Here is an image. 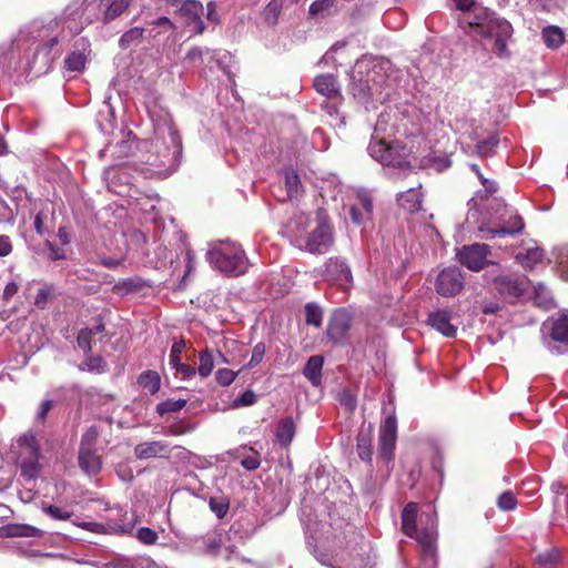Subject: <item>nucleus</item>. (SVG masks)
I'll use <instances>...</instances> for the list:
<instances>
[{
  "label": "nucleus",
  "mask_w": 568,
  "mask_h": 568,
  "mask_svg": "<svg viewBox=\"0 0 568 568\" xmlns=\"http://www.w3.org/2000/svg\"><path fill=\"white\" fill-rule=\"evenodd\" d=\"M468 26L473 36H479L491 43V50L499 58L509 57L507 42L513 34V27L506 19L483 11V13H476Z\"/></svg>",
  "instance_id": "obj_1"
},
{
  "label": "nucleus",
  "mask_w": 568,
  "mask_h": 568,
  "mask_svg": "<svg viewBox=\"0 0 568 568\" xmlns=\"http://www.w3.org/2000/svg\"><path fill=\"white\" fill-rule=\"evenodd\" d=\"M170 145L155 144V155H150L146 159V168L142 170L145 178L161 176L168 169L175 166L179 163L182 153V139L179 131L173 126H169Z\"/></svg>",
  "instance_id": "obj_2"
},
{
  "label": "nucleus",
  "mask_w": 568,
  "mask_h": 568,
  "mask_svg": "<svg viewBox=\"0 0 568 568\" xmlns=\"http://www.w3.org/2000/svg\"><path fill=\"white\" fill-rule=\"evenodd\" d=\"M210 263L229 276H239L247 270V258L244 251L234 243H221L207 252Z\"/></svg>",
  "instance_id": "obj_3"
},
{
  "label": "nucleus",
  "mask_w": 568,
  "mask_h": 568,
  "mask_svg": "<svg viewBox=\"0 0 568 568\" xmlns=\"http://www.w3.org/2000/svg\"><path fill=\"white\" fill-rule=\"evenodd\" d=\"M491 285L503 300L515 303L527 293L530 281L524 275L499 274L491 280Z\"/></svg>",
  "instance_id": "obj_4"
},
{
  "label": "nucleus",
  "mask_w": 568,
  "mask_h": 568,
  "mask_svg": "<svg viewBox=\"0 0 568 568\" xmlns=\"http://www.w3.org/2000/svg\"><path fill=\"white\" fill-rule=\"evenodd\" d=\"M298 246L312 254H324L334 243L333 227L327 217H320L316 227L296 240Z\"/></svg>",
  "instance_id": "obj_5"
},
{
  "label": "nucleus",
  "mask_w": 568,
  "mask_h": 568,
  "mask_svg": "<svg viewBox=\"0 0 568 568\" xmlns=\"http://www.w3.org/2000/svg\"><path fill=\"white\" fill-rule=\"evenodd\" d=\"M490 253V246L485 243H474L464 245L457 253L459 262L473 272L481 271L490 264L487 256Z\"/></svg>",
  "instance_id": "obj_6"
},
{
  "label": "nucleus",
  "mask_w": 568,
  "mask_h": 568,
  "mask_svg": "<svg viewBox=\"0 0 568 568\" xmlns=\"http://www.w3.org/2000/svg\"><path fill=\"white\" fill-rule=\"evenodd\" d=\"M465 285V278L460 268L447 267L444 268L436 280V292L445 297L456 296L459 294Z\"/></svg>",
  "instance_id": "obj_7"
},
{
  "label": "nucleus",
  "mask_w": 568,
  "mask_h": 568,
  "mask_svg": "<svg viewBox=\"0 0 568 568\" xmlns=\"http://www.w3.org/2000/svg\"><path fill=\"white\" fill-rule=\"evenodd\" d=\"M396 440L397 418L395 415H389L379 427V456L385 462H389L394 458Z\"/></svg>",
  "instance_id": "obj_8"
},
{
  "label": "nucleus",
  "mask_w": 568,
  "mask_h": 568,
  "mask_svg": "<svg viewBox=\"0 0 568 568\" xmlns=\"http://www.w3.org/2000/svg\"><path fill=\"white\" fill-rule=\"evenodd\" d=\"M352 326V314L346 308L335 310L327 324L326 336L334 343H341L348 334Z\"/></svg>",
  "instance_id": "obj_9"
},
{
  "label": "nucleus",
  "mask_w": 568,
  "mask_h": 568,
  "mask_svg": "<svg viewBox=\"0 0 568 568\" xmlns=\"http://www.w3.org/2000/svg\"><path fill=\"white\" fill-rule=\"evenodd\" d=\"M323 276L332 284L346 290L352 285L353 276L348 265L338 257H329L325 263Z\"/></svg>",
  "instance_id": "obj_10"
},
{
  "label": "nucleus",
  "mask_w": 568,
  "mask_h": 568,
  "mask_svg": "<svg viewBox=\"0 0 568 568\" xmlns=\"http://www.w3.org/2000/svg\"><path fill=\"white\" fill-rule=\"evenodd\" d=\"M369 154L383 165L398 166L403 161L396 156V151L384 140L372 141L368 145Z\"/></svg>",
  "instance_id": "obj_11"
},
{
  "label": "nucleus",
  "mask_w": 568,
  "mask_h": 568,
  "mask_svg": "<svg viewBox=\"0 0 568 568\" xmlns=\"http://www.w3.org/2000/svg\"><path fill=\"white\" fill-rule=\"evenodd\" d=\"M313 87L318 94L331 101H339L343 99L337 78L331 73L315 77Z\"/></svg>",
  "instance_id": "obj_12"
},
{
  "label": "nucleus",
  "mask_w": 568,
  "mask_h": 568,
  "mask_svg": "<svg viewBox=\"0 0 568 568\" xmlns=\"http://www.w3.org/2000/svg\"><path fill=\"white\" fill-rule=\"evenodd\" d=\"M170 454V445L161 440L145 442L134 447V455L138 459L169 458Z\"/></svg>",
  "instance_id": "obj_13"
},
{
  "label": "nucleus",
  "mask_w": 568,
  "mask_h": 568,
  "mask_svg": "<svg viewBox=\"0 0 568 568\" xmlns=\"http://www.w3.org/2000/svg\"><path fill=\"white\" fill-rule=\"evenodd\" d=\"M525 227L524 220L520 215L515 214L510 216L504 224L495 229H479L480 232H486L487 235L481 236L483 239H494L496 236L514 235L520 233Z\"/></svg>",
  "instance_id": "obj_14"
},
{
  "label": "nucleus",
  "mask_w": 568,
  "mask_h": 568,
  "mask_svg": "<svg viewBox=\"0 0 568 568\" xmlns=\"http://www.w3.org/2000/svg\"><path fill=\"white\" fill-rule=\"evenodd\" d=\"M423 200L422 184H418L417 187H410L397 196L398 205L410 214L422 210Z\"/></svg>",
  "instance_id": "obj_15"
},
{
  "label": "nucleus",
  "mask_w": 568,
  "mask_h": 568,
  "mask_svg": "<svg viewBox=\"0 0 568 568\" xmlns=\"http://www.w3.org/2000/svg\"><path fill=\"white\" fill-rule=\"evenodd\" d=\"M452 313L448 311H437L428 315L427 323L447 337H454L457 327L450 323Z\"/></svg>",
  "instance_id": "obj_16"
},
{
  "label": "nucleus",
  "mask_w": 568,
  "mask_h": 568,
  "mask_svg": "<svg viewBox=\"0 0 568 568\" xmlns=\"http://www.w3.org/2000/svg\"><path fill=\"white\" fill-rule=\"evenodd\" d=\"M79 466L90 476H95L102 468V459L95 449H79Z\"/></svg>",
  "instance_id": "obj_17"
},
{
  "label": "nucleus",
  "mask_w": 568,
  "mask_h": 568,
  "mask_svg": "<svg viewBox=\"0 0 568 568\" xmlns=\"http://www.w3.org/2000/svg\"><path fill=\"white\" fill-rule=\"evenodd\" d=\"M418 504L407 503L402 510V531L407 537H414L417 530Z\"/></svg>",
  "instance_id": "obj_18"
},
{
  "label": "nucleus",
  "mask_w": 568,
  "mask_h": 568,
  "mask_svg": "<svg viewBox=\"0 0 568 568\" xmlns=\"http://www.w3.org/2000/svg\"><path fill=\"white\" fill-rule=\"evenodd\" d=\"M40 530L30 525L9 524L0 527V537H39Z\"/></svg>",
  "instance_id": "obj_19"
},
{
  "label": "nucleus",
  "mask_w": 568,
  "mask_h": 568,
  "mask_svg": "<svg viewBox=\"0 0 568 568\" xmlns=\"http://www.w3.org/2000/svg\"><path fill=\"white\" fill-rule=\"evenodd\" d=\"M323 364V356L314 355L307 359L304 366L303 374L314 386H318L322 382Z\"/></svg>",
  "instance_id": "obj_20"
},
{
  "label": "nucleus",
  "mask_w": 568,
  "mask_h": 568,
  "mask_svg": "<svg viewBox=\"0 0 568 568\" xmlns=\"http://www.w3.org/2000/svg\"><path fill=\"white\" fill-rule=\"evenodd\" d=\"M545 252L540 247H530L525 252H519L516 255V261L525 268V270H534L539 263L544 261Z\"/></svg>",
  "instance_id": "obj_21"
},
{
  "label": "nucleus",
  "mask_w": 568,
  "mask_h": 568,
  "mask_svg": "<svg viewBox=\"0 0 568 568\" xmlns=\"http://www.w3.org/2000/svg\"><path fill=\"white\" fill-rule=\"evenodd\" d=\"M295 424L292 417L278 422L275 436L283 448H287L295 436Z\"/></svg>",
  "instance_id": "obj_22"
},
{
  "label": "nucleus",
  "mask_w": 568,
  "mask_h": 568,
  "mask_svg": "<svg viewBox=\"0 0 568 568\" xmlns=\"http://www.w3.org/2000/svg\"><path fill=\"white\" fill-rule=\"evenodd\" d=\"M534 304L542 310H551L556 306L555 300L550 294V291L544 283H537L534 285Z\"/></svg>",
  "instance_id": "obj_23"
},
{
  "label": "nucleus",
  "mask_w": 568,
  "mask_h": 568,
  "mask_svg": "<svg viewBox=\"0 0 568 568\" xmlns=\"http://www.w3.org/2000/svg\"><path fill=\"white\" fill-rule=\"evenodd\" d=\"M138 384L151 395H154L160 390L161 376L156 371L148 369L139 375Z\"/></svg>",
  "instance_id": "obj_24"
},
{
  "label": "nucleus",
  "mask_w": 568,
  "mask_h": 568,
  "mask_svg": "<svg viewBox=\"0 0 568 568\" xmlns=\"http://www.w3.org/2000/svg\"><path fill=\"white\" fill-rule=\"evenodd\" d=\"M356 440V450L359 458L364 462H371L373 455L372 432L361 430L357 435Z\"/></svg>",
  "instance_id": "obj_25"
},
{
  "label": "nucleus",
  "mask_w": 568,
  "mask_h": 568,
  "mask_svg": "<svg viewBox=\"0 0 568 568\" xmlns=\"http://www.w3.org/2000/svg\"><path fill=\"white\" fill-rule=\"evenodd\" d=\"M535 562L542 568H554L561 562V551L556 548H549L538 554Z\"/></svg>",
  "instance_id": "obj_26"
},
{
  "label": "nucleus",
  "mask_w": 568,
  "mask_h": 568,
  "mask_svg": "<svg viewBox=\"0 0 568 568\" xmlns=\"http://www.w3.org/2000/svg\"><path fill=\"white\" fill-rule=\"evenodd\" d=\"M545 44L550 49L559 48L565 41V34L557 26H548L541 32Z\"/></svg>",
  "instance_id": "obj_27"
},
{
  "label": "nucleus",
  "mask_w": 568,
  "mask_h": 568,
  "mask_svg": "<svg viewBox=\"0 0 568 568\" xmlns=\"http://www.w3.org/2000/svg\"><path fill=\"white\" fill-rule=\"evenodd\" d=\"M106 2L108 7L104 11V22H110L120 17L131 4V0H101Z\"/></svg>",
  "instance_id": "obj_28"
},
{
  "label": "nucleus",
  "mask_w": 568,
  "mask_h": 568,
  "mask_svg": "<svg viewBox=\"0 0 568 568\" xmlns=\"http://www.w3.org/2000/svg\"><path fill=\"white\" fill-rule=\"evenodd\" d=\"M550 337L555 342L568 343V316L561 315L551 324Z\"/></svg>",
  "instance_id": "obj_29"
},
{
  "label": "nucleus",
  "mask_w": 568,
  "mask_h": 568,
  "mask_svg": "<svg viewBox=\"0 0 568 568\" xmlns=\"http://www.w3.org/2000/svg\"><path fill=\"white\" fill-rule=\"evenodd\" d=\"M351 93L362 103H366L371 100L373 95V88L368 84L367 81H363L362 79L358 81H353L351 84Z\"/></svg>",
  "instance_id": "obj_30"
},
{
  "label": "nucleus",
  "mask_w": 568,
  "mask_h": 568,
  "mask_svg": "<svg viewBox=\"0 0 568 568\" xmlns=\"http://www.w3.org/2000/svg\"><path fill=\"white\" fill-rule=\"evenodd\" d=\"M413 538L417 540L420 549L432 548L437 546L438 534L435 528L430 527L420 531L416 530V535Z\"/></svg>",
  "instance_id": "obj_31"
},
{
  "label": "nucleus",
  "mask_w": 568,
  "mask_h": 568,
  "mask_svg": "<svg viewBox=\"0 0 568 568\" xmlns=\"http://www.w3.org/2000/svg\"><path fill=\"white\" fill-rule=\"evenodd\" d=\"M199 375L202 378L209 377L214 368V357L212 351H210L209 348L201 351L199 353Z\"/></svg>",
  "instance_id": "obj_32"
},
{
  "label": "nucleus",
  "mask_w": 568,
  "mask_h": 568,
  "mask_svg": "<svg viewBox=\"0 0 568 568\" xmlns=\"http://www.w3.org/2000/svg\"><path fill=\"white\" fill-rule=\"evenodd\" d=\"M284 1L285 0H271L267 3L263 11L264 20L267 24L274 26L277 23Z\"/></svg>",
  "instance_id": "obj_33"
},
{
  "label": "nucleus",
  "mask_w": 568,
  "mask_h": 568,
  "mask_svg": "<svg viewBox=\"0 0 568 568\" xmlns=\"http://www.w3.org/2000/svg\"><path fill=\"white\" fill-rule=\"evenodd\" d=\"M323 322V310L316 303H307L305 305V323L320 327Z\"/></svg>",
  "instance_id": "obj_34"
},
{
  "label": "nucleus",
  "mask_w": 568,
  "mask_h": 568,
  "mask_svg": "<svg viewBox=\"0 0 568 568\" xmlns=\"http://www.w3.org/2000/svg\"><path fill=\"white\" fill-rule=\"evenodd\" d=\"M55 297V291L53 285L45 284L37 293L34 297V305L39 310H44L47 304Z\"/></svg>",
  "instance_id": "obj_35"
},
{
  "label": "nucleus",
  "mask_w": 568,
  "mask_h": 568,
  "mask_svg": "<svg viewBox=\"0 0 568 568\" xmlns=\"http://www.w3.org/2000/svg\"><path fill=\"white\" fill-rule=\"evenodd\" d=\"M85 61L87 58L82 52L73 51L64 59V65L68 71L78 72L84 69Z\"/></svg>",
  "instance_id": "obj_36"
},
{
  "label": "nucleus",
  "mask_w": 568,
  "mask_h": 568,
  "mask_svg": "<svg viewBox=\"0 0 568 568\" xmlns=\"http://www.w3.org/2000/svg\"><path fill=\"white\" fill-rule=\"evenodd\" d=\"M301 186V180L298 174L294 170L285 172V189L287 191L288 199L296 197Z\"/></svg>",
  "instance_id": "obj_37"
},
{
  "label": "nucleus",
  "mask_w": 568,
  "mask_h": 568,
  "mask_svg": "<svg viewBox=\"0 0 568 568\" xmlns=\"http://www.w3.org/2000/svg\"><path fill=\"white\" fill-rule=\"evenodd\" d=\"M185 405V399H166L158 404L156 412L160 416H164L165 414L180 412Z\"/></svg>",
  "instance_id": "obj_38"
},
{
  "label": "nucleus",
  "mask_w": 568,
  "mask_h": 568,
  "mask_svg": "<svg viewBox=\"0 0 568 568\" xmlns=\"http://www.w3.org/2000/svg\"><path fill=\"white\" fill-rule=\"evenodd\" d=\"M144 30L139 27H134L122 34L119 40V45L122 49L130 48L133 43L140 41L143 37Z\"/></svg>",
  "instance_id": "obj_39"
},
{
  "label": "nucleus",
  "mask_w": 568,
  "mask_h": 568,
  "mask_svg": "<svg viewBox=\"0 0 568 568\" xmlns=\"http://www.w3.org/2000/svg\"><path fill=\"white\" fill-rule=\"evenodd\" d=\"M203 545L206 554L217 556L222 547V537L217 532L207 534L203 538Z\"/></svg>",
  "instance_id": "obj_40"
},
{
  "label": "nucleus",
  "mask_w": 568,
  "mask_h": 568,
  "mask_svg": "<svg viewBox=\"0 0 568 568\" xmlns=\"http://www.w3.org/2000/svg\"><path fill=\"white\" fill-rule=\"evenodd\" d=\"M39 456L28 457V460L21 463V475L26 479H33L39 475L40 466L38 463Z\"/></svg>",
  "instance_id": "obj_41"
},
{
  "label": "nucleus",
  "mask_w": 568,
  "mask_h": 568,
  "mask_svg": "<svg viewBox=\"0 0 568 568\" xmlns=\"http://www.w3.org/2000/svg\"><path fill=\"white\" fill-rule=\"evenodd\" d=\"M100 430L97 426L89 427L81 437L79 449H95Z\"/></svg>",
  "instance_id": "obj_42"
},
{
  "label": "nucleus",
  "mask_w": 568,
  "mask_h": 568,
  "mask_svg": "<svg viewBox=\"0 0 568 568\" xmlns=\"http://www.w3.org/2000/svg\"><path fill=\"white\" fill-rule=\"evenodd\" d=\"M18 444L22 447L28 457L39 456V445L36 437L32 434H24L18 439Z\"/></svg>",
  "instance_id": "obj_43"
},
{
  "label": "nucleus",
  "mask_w": 568,
  "mask_h": 568,
  "mask_svg": "<svg viewBox=\"0 0 568 568\" xmlns=\"http://www.w3.org/2000/svg\"><path fill=\"white\" fill-rule=\"evenodd\" d=\"M499 143V139L497 135L489 136L486 140L479 141L476 145L477 153L480 156H491L495 152V149L497 148Z\"/></svg>",
  "instance_id": "obj_44"
},
{
  "label": "nucleus",
  "mask_w": 568,
  "mask_h": 568,
  "mask_svg": "<svg viewBox=\"0 0 568 568\" xmlns=\"http://www.w3.org/2000/svg\"><path fill=\"white\" fill-rule=\"evenodd\" d=\"M210 509L220 518H224L230 508V501L227 498H210L209 501Z\"/></svg>",
  "instance_id": "obj_45"
},
{
  "label": "nucleus",
  "mask_w": 568,
  "mask_h": 568,
  "mask_svg": "<svg viewBox=\"0 0 568 568\" xmlns=\"http://www.w3.org/2000/svg\"><path fill=\"white\" fill-rule=\"evenodd\" d=\"M497 506L500 510L511 511L517 507V498L510 490L504 491L497 499Z\"/></svg>",
  "instance_id": "obj_46"
},
{
  "label": "nucleus",
  "mask_w": 568,
  "mask_h": 568,
  "mask_svg": "<svg viewBox=\"0 0 568 568\" xmlns=\"http://www.w3.org/2000/svg\"><path fill=\"white\" fill-rule=\"evenodd\" d=\"M78 346L88 355L92 351V335L89 328H82L77 336Z\"/></svg>",
  "instance_id": "obj_47"
},
{
  "label": "nucleus",
  "mask_w": 568,
  "mask_h": 568,
  "mask_svg": "<svg viewBox=\"0 0 568 568\" xmlns=\"http://www.w3.org/2000/svg\"><path fill=\"white\" fill-rule=\"evenodd\" d=\"M171 365L175 369V376L181 377L182 379H190L196 374V371L193 366L184 364L181 361Z\"/></svg>",
  "instance_id": "obj_48"
},
{
  "label": "nucleus",
  "mask_w": 568,
  "mask_h": 568,
  "mask_svg": "<svg viewBox=\"0 0 568 568\" xmlns=\"http://www.w3.org/2000/svg\"><path fill=\"white\" fill-rule=\"evenodd\" d=\"M181 11L184 14H187V16L193 17L194 19H197L201 17V14L203 12V6L200 1L189 0L183 3Z\"/></svg>",
  "instance_id": "obj_49"
},
{
  "label": "nucleus",
  "mask_w": 568,
  "mask_h": 568,
  "mask_svg": "<svg viewBox=\"0 0 568 568\" xmlns=\"http://www.w3.org/2000/svg\"><path fill=\"white\" fill-rule=\"evenodd\" d=\"M236 376H237V373H235L229 368H220L215 373L216 383L221 386L231 385L234 382V379L236 378Z\"/></svg>",
  "instance_id": "obj_50"
},
{
  "label": "nucleus",
  "mask_w": 568,
  "mask_h": 568,
  "mask_svg": "<svg viewBox=\"0 0 568 568\" xmlns=\"http://www.w3.org/2000/svg\"><path fill=\"white\" fill-rule=\"evenodd\" d=\"M84 365L87 369L92 373L102 374L105 372V362L101 356H89Z\"/></svg>",
  "instance_id": "obj_51"
},
{
  "label": "nucleus",
  "mask_w": 568,
  "mask_h": 568,
  "mask_svg": "<svg viewBox=\"0 0 568 568\" xmlns=\"http://www.w3.org/2000/svg\"><path fill=\"white\" fill-rule=\"evenodd\" d=\"M136 537L144 545H154L159 538L158 532L149 527L140 528Z\"/></svg>",
  "instance_id": "obj_52"
},
{
  "label": "nucleus",
  "mask_w": 568,
  "mask_h": 568,
  "mask_svg": "<svg viewBox=\"0 0 568 568\" xmlns=\"http://www.w3.org/2000/svg\"><path fill=\"white\" fill-rule=\"evenodd\" d=\"M44 513L57 520H68L71 518L72 513L64 510L58 506L49 505L43 508Z\"/></svg>",
  "instance_id": "obj_53"
},
{
  "label": "nucleus",
  "mask_w": 568,
  "mask_h": 568,
  "mask_svg": "<svg viewBox=\"0 0 568 568\" xmlns=\"http://www.w3.org/2000/svg\"><path fill=\"white\" fill-rule=\"evenodd\" d=\"M265 352H266L265 344L257 343L253 348L252 357H251L250 362L247 363L246 367L253 368L256 365H258L263 361Z\"/></svg>",
  "instance_id": "obj_54"
},
{
  "label": "nucleus",
  "mask_w": 568,
  "mask_h": 568,
  "mask_svg": "<svg viewBox=\"0 0 568 568\" xmlns=\"http://www.w3.org/2000/svg\"><path fill=\"white\" fill-rule=\"evenodd\" d=\"M338 400L339 404L344 406L349 413H353L356 409V397L349 390L344 389L341 392Z\"/></svg>",
  "instance_id": "obj_55"
},
{
  "label": "nucleus",
  "mask_w": 568,
  "mask_h": 568,
  "mask_svg": "<svg viewBox=\"0 0 568 568\" xmlns=\"http://www.w3.org/2000/svg\"><path fill=\"white\" fill-rule=\"evenodd\" d=\"M557 264L560 275L568 280V247H562L559 251L558 257H557Z\"/></svg>",
  "instance_id": "obj_56"
},
{
  "label": "nucleus",
  "mask_w": 568,
  "mask_h": 568,
  "mask_svg": "<svg viewBox=\"0 0 568 568\" xmlns=\"http://www.w3.org/2000/svg\"><path fill=\"white\" fill-rule=\"evenodd\" d=\"M136 290L138 285L135 281L131 278L121 281L113 286V291L119 294L135 292Z\"/></svg>",
  "instance_id": "obj_57"
},
{
  "label": "nucleus",
  "mask_w": 568,
  "mask_h": 568,
  "mask_svg": "<svg viewBox=\"0 0 568 568\" xmlns=\"http://www.w3.org/2000/svg\"><path fill=\"white\" fill-rule=\"evenodd\" d=\"M185 349V341L180 339L173 343L170 354V364L181 361V355Z\"/></svg>",
  "instance_id": "obj_58"
},
{
  "label": "nucleus",
  "mask_w": 568,
  "mask_h": 568,
  "mask_svg": "<svg viewBox=\"0 0 568 568\" xmlns=\"http://www.w3.org/2000/svg\"><path fill=\"white\" fill-rule=\"evenodd\" d=\"M256 402V395L253 390H245L240 397L234 400V406H251Z\"/></svg>",
  "instance_id": "obj_59"
},
{
  "label": "nucleus",
  "mask_w": 568,
  "mask_h": 568,
  "mask_svg": "<svg viewBox=\"0 0 568 568\" xmlns=\"http://www.w3.org/2000/svg\"><path fill=\"white\" fill-rule=\"evenodd\" d=\"M52 407H53V400H51V399L43 400L40 404L39 412L37 414V422L40 424H44L47 420V416H48L49 412L52 409Z\"/></svg>",
  "instance_id": "obj_60"
},
{
  "label": "nucleus",
  "mask_w": 568,
  "mask_h": 568,
  "mask_svg": "<svg viewBox=\"0 0 568 568\" xmlns=\"http://www.w3.org/2000/svg\"><path fill=\"white\" fill-rule=\"evenodd\" d=\"M45 245L49 248V258L51 261H59L65 258V251L57 245L52 244L50 241L45 242Z\"/></svg>",
  "instance_id": "obj_61"
},
{
  "label": "nucleus",
  "mask_w": 568,
  "mask_h": 568,
  "mask_svg": "<svg viewBox=\"0 0 568 568\" xmlns=\"http://www.w3.org/2000/svg\"><path fill=\"white\" fill-rule=\"evenodd\" d=\"M19 291V285L17 282L11 281L7 283L3 290L2 300L4 302H9Z\"/></svg>",
  "instance_id": "obj_62"
},
{
  "label": "nucleus",
  "mask_w": 568,
  "mask_h": 568,
  "mask_svg": "<svg viewBox=\"0 0 568 568\" xmlns=\"http://www.w3.org/2000/svg\"><path fill=\"white\" fill-rule=\"evenodd\" d=\"M13 245L8 235H0V256H8L11 254Z\"/></svg>",
  "instance_id": "obj_63"
},
{
  "label": "nucleus",
  "mask_w": 568,
  "mask_h": 568,
  "mask_svg": "<svg viewBox=\"0 0 568 568\" xmlns=\"http://www.w3.org/2000/svg\"><path fill=\"white\" fill-rule=\"evenodd\" d=\"M241 465L246 470H255L260 467L261 460L257 456H247L241 460Z\"/></svg>",
  "instance_id": "obj_64"
}]
</instances>
